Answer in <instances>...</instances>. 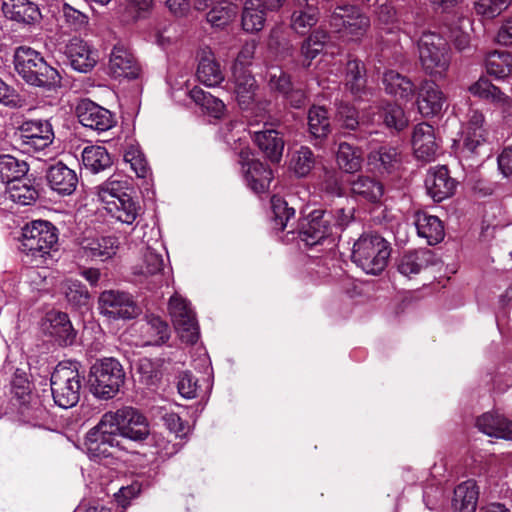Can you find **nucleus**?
Listing matches in <instances>:
<instances>
[{"label": "nucleus", "instance_id": "49530a36", "mask_svg": "<svg viewBox=\"0 0 512 512\" xmlns=\"http://www.w3.org/2000/svg\"><path fill=\"white\" fill-rule=\"evenodd\" d=\"M361 151L352 145L342 142L338 146L336 162L338 167L346 173L358 172L362 167Z\"/></svg>", "mask_w": 512, "mask_h": 512}, {"label": "nucleus", "instance_id": "1a4fd4ad", "mask_svg": "<svg viewBox=\"0 0 512 512\" xmlns=\"http://www.w3.org/2000/svg\"><path fill=\"white\" fill-rule=\"evenodd\" d=\"M168 313L182 342L194 344L199 338V325L190 302L178 293L168 302Z\"/></svg>", "mask_w": 512, "mask_h": 512}, {"label": "nucleus", "instance_id": "a18cd8bd", "mask_svg": "<svg viewBox=\"0 0 512 512\" xmlns=\"http://www.w3.org/2000/svg\"><path fill=\"white\" fill-rule=\"evenodd\" d=\"M238 14V6L228 2L219 1L215 3L206 14V20L211 26L223 28L230 24Z\"/></svg>", "mask_w": 512, "mask_h": 512}, {"label": "nucleus", "instance_id": "b1692460", "mask_svg": "<svg viewBox=\"0 0 512 512\" xmlns=\"http://www.w3.org/2000/svg\"><path fill=\"white\" fill-rule=\"evenodd\" d=\"M368 164L380 174H391L402 164L401 151L392 146H381L368 155Z\"/></svg>", "mask_w": 512, "mask_h": 512}, {"label": "nucleus", "instance_id": "a19ab883", "mask_svg": "<svg viewBox=\"0 0 512 512\" xmlns=\"http://www.w3.org/2000/svg\"><path fill=\"white\" fill-rule=\"evenodd\" d=\"M469 92L476 97L489 100L493 103L512 106V100L504 94L500 88L493 85L487 78L480 77L468 88Z\"/></svg>", "mask_w": 512, "mask_h": 512}, {"label": "nucleus", "instance_id": "9b49d317", "mask_svg": "<svg viewBox=\"0 0 512 512\" xmlns=\"http://www.w3.org/2000/svg\"><path fill=\"white\" fill-rule=\"evenodd\" d=\"M99 310L109 319H132L139 314V308L132 297L124 292L107 290L100 294Z\"/></svg>", "mask_w": 512, "mask_h": 512}, {"label": "nucleus", "instance_id": "393cba45", "mask_svg": "<svg viewBox=\"0 0 512 512\" xmlns=\"http://www.w3.org/2000/svg\"><path fill=\"white\" fill-rule=\"evenodd\" d=\"M46 178L51 189L62 195L72 194L78 183L75 171L62 162L52 165L47 171Z\"/></svg>", "mask_w": 512, "mask_h": 512}, {"label": "nucleus", "instance_id": "aec40b11", "mask_svg": "<svg viewBox=\"0 0 512 512\" xmlns=\"http://www.w3.org/2000/svg\"><path fill=\"white\" fill-rule=\"evenodd\" d=\"M108 70L114 78L135 79L140 74V66L136 59L120 44L115 45L110 53Z\"/></svg>", "mask_w": 512, "mask_h": 512}, {"label": "nucleus", "instance_id": "603ef678", "mask_svg": "<svg viewBox=\"0 0 512 512\" xmlns=\"http://www.w3.org/2000/svg\"><path fill=\"white\" fill-rule=\"evenodd\" d=\"M191 99L201 106L208 114L214 118H221L225 111V104L222 100L214 97L201 88L194 87L190 92Z\"/></svg>", "mask_w": 512, "mask_h": 512}, {"label": "nucleus", "instance_id": "c03bdc74", "mask_svg": "<svg viewBox=\"0 0 512 512\" xmlns=\"http://www.w3.org/2000/svg\"><path fill=\"white\" fill-rule=\"evenodd\" d=\"M82 162L86 169L99 173L111 167L112 159L106 148L102 146H88L82 152Z\"/></svg>", "mask_w": 512, "mask_h": 512}, {"label": "nucleus", "instance_id": "ddd939ff", "mask_svg": "<svg viewBox=\"0 0 512 512\" xmlns=\"http://www.w3.org/2000/svg\"><path fill=\"white\" fill-rule=\"evenodd\" d=\"M332 22L340 32L351 38L363 36L370 26L369 18L354 6L337 7Z\"/></svg>", "mask_w": 512, "mask_h": 512}, {"label": "nucleus", "instance_id": "de8ad7c7", "mask_svg": "<svg viewBox=\"0 0 512 512\" xmlns=\"http://www.w3.org/2000/svg\"><path fill=\"white\" fill-rule=\"evenodd\" d=\"M374 116H377V119L372 118V124H379L382 121L386 127L393 128L397 131L403 130L408 124L403 109L397 104H387L385 107L379 109Z\"/></svg>", "mask_w": 512, "mask_h": 512}, {"label": "nucleus", "instance_id": "5fc2aeb1", "mask_svg": "<svg viewBox=\"0 0 512 512\" xmlns=\"http://www.w3.org/2000/svg\"><path fill=\"white\" fill-rule=\"evenodd\" d=\"M315 165V156L312 150L302 146L297 150L291 159V167L298 177L307 176Z\"/></svg>", "mask_w": 512, "mask_h": 512}, {"label": "nucleus", "instance_id": "8fccbe9b", "mask_svg": "<svg viewBox=\"0 0 512 512\" xmlns=\"http://www.w3.org/2000/svg\"><path fill=\"white\" fill-rule=\"evenodd\" d=\"M266 10L254 0H246L242 13V27L247 32H258L263 29Z\"/></svg>", "mask_w": 512, "mask_h": 512}, {"label": "nucleus", "instance_id": "cd10ccee", "mask_svg": "<svg viewBox=\"0 0 512 512\" xmlns=\"http://www.w3.org/2000/svg\"><path fill=\"white\" fill-rule=\"evenodd\" d=\"M254 142L271 162L278 163L281 160L285 142L280 132L274 129L256 131Z\"/></svg>", "mask_w": 512, "mask_h": 512}, {"label": "nucleus", "instance_id": "0eeeda50", "mask_svg": "<svg viewBox=\"0 0 512 512\" xmlns=\"http://www.w3.org/2000/svg\"><path fill=\"white\" fill-rule=\"evenodd\" d=\"M117 436H120L117 410L106 412L86 435V446L90 456L99 459L112 456V450L119 444Z\"/></svg>", "mask_w": 512, "mask_h": 512}, {"label": "nucleus", "instance_id": "39448f33", "mask_svg": "<svg viewBox=\"0 0 512 512\" xmlns=\"http://www.w3.org/2000/svg\"><path fill=\"white\" fill-rule=\"evenodd\" d=\"M125 381V372L115 358H103L90 368L88 383L91 393L98 399L109 400L117 395Z\"/></svg>", "mask_w": 512, "mask_h": 512}, {"label": "nucleus", "instance_id": "f3484780", "mask_svg": "<svg viewBox=\"0 0 512 512\" xmlns=\"http://www.w3.org/2000/svg\"><path fill=\"white\" fill-rule=\"evenodd\" d=\"M240 159L249 187L256 193L266 192L273 179L271 169L258 159H249V152L245 150L240 152Z\"/></svg>", "mask_w": 512, "mask_h": 512}, {"label": "nucleus", "instance_id": "412c9836", "mask_svg": "<svg viewBox=\"0 0 512 512\" xmlns=\"http://www.w3.org/2000/svg\"><path fill=\"white\" fill-rule=\"evenodd\" d=\"M456 184L445 166L430 169L425 179L427 193L435 202L451 197L455 192Z\"/></svg>", "mask_w": 512, "mask_h": 512}, {"label": "nucleus", "instance_id": "6ab92c4d", "mask_svg": "<svg viewBox=\"0 0 512 512\" xmlns=\"http://www.w3.org/2000/svg\"><path fill=\"white\" fill-rule=\"evenodd\" d=\"M118 240L111 236L85 237L80 242L79 253L92 261H106L116 255Z\"/></svg>", "mask_w": 512, "mask_h": 512}, {"label": "nucleus", "instance_id": "2f4dec72", "mask_svg": "<svg viewBox=\"0 0 512 512\" xmlns=\"http://www.w3.org/2000/svg\"><path fill=\"white\" fill-rule=\"evenodd\" d=\"M479 498V487L474 480L460 483L454 489L453 512H475Z\"/></svg>", "mask_w": 512, "mask_h": 512}, {"label": "nucleus", "instance_id": "e433bc0d", "mask_svg": "<svg viewBox=\"0 0 512 512\" xmlns=\"http://www.w3.org/2000/svg\"><path fill=\"white\" fill-rule=\"evenodd\" d=\"M4 192L9 200L21 206L32 205L39 197V193L27 178H19L8 185Z\"/></svg>", "mask_w": 512, "mask_h": 512}, {"label": "nucleus", "instance_id": "a211bd4d", "mask_svg": "<svg viewBox=\"0 0 512 512\" xmlns=\"http://www.w3.org/2000/svg\"><path fill=\"white\" fill-rule=\"evenodd\" d=\"M412 147L418 160L428 163L436 159L439 146L436 142L434 128L430 124L420 123L415 126Z\"/></svg>", "mask_w": 512, "mask_h": 512}, {"label": "nucleus", "instance_id": "5701e85b", "mask_svg": "<svg viewBox=\"0 0 512 512\" xmlns=\"http://www.w3.org/2000/svg\"><path fill=\"white\" fill-rule=\"evenodd\" d=\"M43 326L45 331L54 337L60 345H71L75 340V331L68 315L64 312H48Z\"/></svg>", "mask_w": 512, "mask_h": 512}, {"label": "nucleus", "instance_id": "58836bf2", "mask_svg": "<svg viewBox=\"0 0 512 512\" xmlns=\"http://www.w3.org/2000/svg\"><path fill=\"white\" fill-rule=\"evenodd\" d=\"M351 192L364 200L376 203L384 194V186L373 177L360 175L351 182Z\"/></svg>", "mask_w": 512, "mask_h": 512}, {"label": "nucleus", "instance_id": "423d86ee", "mask_svg": "<svg viewBox=\"0 0 512 512\" xmlns=\"http://www.w3.org/2000/svg\"><path fill=\"white\" fill-rule=\"evenodd\" d=\"M96 195L106 211L122 223L131 225L139 215L140 206L120 181H108L96 187Z\"/></svg>", "mask_w": 512, "mask_h": 512}, {"label": "nucleus", "instance_id": "09e8293b", "mask_svg": "<svg viewBox=\"0 0 512 512\" xmlns=\"http://www.w3.org/2000/svg\"><path fill=\"white\" fill-rule=\"evenodd\" d=\"M355 206L351 199L348 197L341 198L331 205L329 211H327L326 217L330 220L333 218L334 223L332 227H338L344 229L347 227L355 218Z\"/></svg>", "mask_w": 512, "mask_h": 512}, {"label": "nucleus", "instance_id": "0e129e2a", "mask_svg": "<svg viewBox=\"0 0 512 512\" xmlns=\"http://www.w3.org/2000/svg\"><path fill=\"white\" fill-rule=\"evenodd\" d=\"M327 34L323 31H315L304 41L301 51L308 59H314L323 49L327 40Z\"/></svg>", "mask_w": 512, "mask_h": 512}, {"label": "nucleus", "instance_id": "a878e982", "mask_svg": "<svg viewBox=\"0 0 512 512\" xmlns=\"http://www.w3.org/2000/svg\"><path fill=\"white\" fill-rule=\"evenodd\" d=\"M476 427L482 433L512 441V421L492 412H486L476 420Z\"/></svg>", "mask_w": 512, "mask_h": 512}, {"label": "nucleus", "instance_id": "052dcab7", "mask_svg": "<svg viewBox=\"0 0 512 512\" xmlns=\"http://www.w3.org/2000/svg\"><path fill=\"white\" fill-rule=\"evenodd\" d=\"M266 77L271 91L284 95L292 87L289 75L278 67H271L267 71Z\"/></svg>", "mask_w": 512, "mask_h": 512}, {"label": "nucleus", "instance_id": "e2e57ef3", "mask_svg": "<svg viewBox=\"0 0 512 512\" xmlns=\"http://www.w3.org/2000/svg\"><path fill=\"white\" fill-rule=\"evenodd\" d=\"M163 266L162 256L153 250L147 249L144 253L139 273L144 276H159Z\"/></svg>", "mask_w": 512, "mask_h": 512}, {"label": "nucleus", "instance_id": "864d4df0", "mask_svg": "<svg viewBox=\"0 0 512 512\" xmlns=\"http://www.w3.org/2000/svg\"><path fill=\"white\" fill-rule=\"evenodd\" d=\"M335 121L341 129L354 131L361 124L364 125L365 121H359L358 111L355 107L348 103H339L337 105Z\"/></svg>", "mask_w": 512, "mask_h": 512}, {"label": "nucleus", "instance_id": "6e6d98bb", "mask_svg": "<svg viewBox=\"0 0 512 512\" xmlns=\"http://www.w3.org/2000/svg\"><path fill=\"white\" fill-rule=\"evenodd\" d=\"M275 225L279 230H285L289 221L295 216V209L288 207L287 202L281 197L273 196L271 199Z\"/></svg>", "mask_w": 512, "mask_h": 512}, {"label": "nucleus", "instance_id": "4be33fe9", "mask_svg": "<svg viewBox=\"0 0 512 512\" xmlns=\"http://www.w3.org/2000/svg\"><path fill=\"white\" fill-rule=\"evenodd\" d=\"M447 98L440 87L432 80L422 81L418 93V109L424 116L440 114Z\"/></svg>", "mask_w": 512, "mask_h": 512}, {"label": "nucleus", "instance_id": "338daca9", "mask_svg": "<svg viewBox=\"0 0 512 512\" xmlns=\"http://www.w3.org/2000/svg\"><path fill=\"white\" fill-rule=\"evenodd\" d=\"M0 104L10 108H21L24 100L17 91L0 77Z\"/></svg>", "mask_w": 512, "mask_h": 512}, {"label": "nucleus", "instance_id": "4d7b16f0", "mask_svg": "<svg viewBox=\"0 0 512 512\" xmlns=\"http://www.w3.org/2000/svg\"><path fill=\"white\" fill-rule=\"evenodd\" d=\"M124 160L130 164L131 169L140 178H145L149 172V167L144 154L135 146H129L124 152Z\"/></svg>", "mask_w": 512, "mask_h": 512}, {"label": "nucleus", "instance_id": "f704fd0d", "mask_svg": "<svg viewBox=\"0 0 512 512\" xmlns=\"http://www.w3.org/2000/svg\"><path fill=\"white\" fill-rule=\"evenodd\" d=\"M383 84L388 94L399 99L410 100L415 93L412 81L397 71L388 70L383 75Z\"/></svg>", "mask_w": 512, "mask_h": 512}, {"label": "nucleus", "instance_id": "4c0bfd02", "mask_svg": "<svg viewBox=\"0 0 512 512\" xmlns=\"http://www.w3.org/2000/svg\"><path fill=\"white\" fill-rule=\"evenodd\" d=\"M198 80L208 87H215L224 80L219 63L211 52L204 53L197 68Z\"/></svg>", "mask_w": 512, "mask_h": 512}, {"label": "nucleus", "instance_id": "79ce46f5", "mask_svg": "<svg viewBox=\"0 0 512 512\" xmlns=\"http://www.w3.org/2000/svg\"><path fill=\"white\" fill-rule=\"evenodd\" d=\"M345 85L355 96H361L366 88V69L358 59H350L345 69Z\"/></svg>", "mask_w": 512, "mask_h": 512}, {"label": "nucleus", "instance_id": "dca6fc26", "mask_svg": "<svg viewBox=\"0 0 512 512\" xmlns=\"http://www.w3.org/2000/svg\"><path fill=\"white\" fill-rule=\"evenodd\" d=\"M326 214L327 210H314L302 223L299 236L307 246L320 244L332 234V225Z\"/></svg>", "mask_w": 512, "mask_h": 512}, {"label": "nucleus", "instance_id": "473e14b6", "mask_svg": "<svg viewBox=\"0 0 512 512\" xmlns=\"http://www.w3.org/2000/svg\"><path fill=\"white\" fill-rule=\"evenodd\" d=\"M415 225L418 235L425 238L429 245H435L444 239V226L436 216L418 211L415 213Z\"/></svg>", "mask_w": 512, "mask_h": 512}, {"label": "nucleus", "instance_id": "20e7f679", "mask_svg": "<svg viewBox=\"0 0 512 512\" xmlns=\"http://www.w3.org/2000/svg\"><path fill=\"white\" fill-rule=\"evenodd\" d=\"M389 243L379 235L364 234L354 243L352 261L365 273L379 275L390 257Z\"/></svg>", "mask_w": 512, "mask_h": 512}, {"label": "nucleus", "instance_id": "2eb2a0df", "mask_svg": "<svg viewBox=\"0 0 512 512\" xmlns=\"http://www.w3.org/2000/svg\"><path fill=\"white\" fill-rule=\"evenodd\" d=\"M65 55L67 56L71 67L78 72H90L98 62V51L88 42L81 38H71L65 47Z\"/></svg>", "mask_w": 512, "mask_h": 512}, {"label": "nucleus", "instance_id": "c85d7f7f", "mask_svg": "<svg viewBox=\"0 0 512 512\" xmlns=\"http://www.w3.org/2000/svg\"><path fill=\"white\" fill-rule=\"evenodd\" d=\"M143 345H162L170 338L168 324L156 315H146L140 324Z\"/></svg>", "mask_w": 512, "mask_h": 512}, {"label": "nucleus", "instance_id": "9d476101", "mask_svg": "<svg viewBox=\"0 0 512 512\" xmlns=\"http://www.w3.org/2000/svg\"><path fill=\"white\" fill-rule=\"evenodd\" d=\"M20 145L26 151H41L48 147L54 139L52 125L48 120L24 121L17 132Z\"/></svg>", "mask_w": 512, "mask_h": 512}, {"label": "nucleus", "instance_id": "72a5a7b5", "mask_svg": "<svg viewBox=\"0 0 512 512\" xmlns=\"http://www.w3.org/2000/svg\"><path fill=\"white\" fill-rule=\"evenodd\" d=\"M432 263V254L427 249L413 250L404 253L397 262L398 271L407 277L419 274Z\"/></svg>", "mask_w": 512, "mask_h": 512}, {"label": "nucleus", "instance_id": "680f3d73", "mask_svg": "<svg viewBox=\"0 0 512 512\" xmlns=\"http://www.w3.org/2000/svg\"><path fill=\"white\" fill-rule=\"evenodd\" d=\"M510 3V0H478L475 10L479 15L492 19L507 9Z\"/></svg>", "mask_w": 512, "mask_h": 512}, {"label": "nucleus", "instance_id": "f03ea898", "mask_svg": "<svg viewBox=\"0 0 512 512\" xmlns=\"http://www.w3.org/2000/svg\"><path fill=\"white\" fill-rule=\"evenodd\" d=\"M419 63L425 74L442 80L451 64V53L447 41L439 34L425 32L417 41Z\"/></svg>", "mask_w": 512, "mask_h": 512}, {"label": "nucleus", "instance_id": "f8f14e48", "mask_svg": "<svg viewBox=\"0 0 512 512\" xmlns=\"http://www.w3.org/2000/svg\"><path fill=\"white\" fill-rule=\"evenodd\" d=\"M76 114L83 126L99 133L108 131L116 125L112 112L87 99L77 105Z\"/></svg>", "mask_w": 512, "mask_h": 512}, {"label": "nucleus", "instance_id": "bf43d9fd", "mask_svg": "<svg viewBox=\"0 0 512 512\" xmlns=\"http://www.w3.org/2000/svg\"><path fill=\"white\" fill-rule=\"evenodd\" d=\"M321 189L327 196L337 197L338 200L346 198L341 178L334 170L326 169L324 171Z\"/></svg>", "mask_w": 512, "mask_h": 512}, {"label": "nucleus", "instance_id": "f257e3e1", "mask_svg": "<svg viewBox=\"0 0 512 512\" xmlns=\"http://www.w3.org/2000/svg\"><path fill=\"white\" fill-rule=\"evenodd\" d=\"M14 67L18 75L30 85L50 89L60 84L59 72L30 47L20 46L15 50Z\"/></svg>", "mask_w": 512, "mask_h": 512}, {"label": "nucleus", "instance_id": "3c124183", "mask_svg": "<svg viewBox=\"0 0 512 512\" xmlns=\"http://www.w3.org/2000/svg\"><path fill=\"white\" fill-rule=\"evenodd\" d=\"M308 126L315 138L326 137L331 131L327 109L323 106L311 107L308 112Z\"/></svg>", "mask_w": 512, "mask_h": 512}, {"label": "nucleus", "instance_id": "bb28decb", "mask_svg": "<svg viewBox=\"0 0 512 512\" xmlns=\"http://www.w3.org/2000/svg\"><path fill=\"white\" fill-rule=\"evenodd\" d=\"M2 11L6 18L23 24H32L40 18L38 6L30 0H4Z\"/></svg>", "mask_w": 512, "mask_h": 512}, {"label": "nucleus", "instance_id": "7ed1b4c3", "mask_svg": "<svg viewBox=\"0 0 512 512\" xmlns=\"http://www.w3.org/2000/svg\"><path fill=\"white\" fill-rule=\"evenodd\" d=\"M50 382L52 397L56 405L65 409L77 405L83 382L78 363H59L51 375Z\"/></svg>", "mask_w": 512, "mask_h": 512}, {"label": "nucleus", "instance_id": "ea45409f", "mask_svg": "<svg viewBox=\"0 0 512 512\" xmlns=\"http://www.w3.org/2000/svg\"><path fill=\"white\" fill-rule=\"evenodd\" d=\"M29 168L25 161L11 155L0 156V188H6L12 182L24 177Z\"/></svg>", "mask_w": 512, "mask_h": 512}, {"label": "nucleus", "instance_id": "774afa93", "mask_svg": "<svg viewBox=\"0 0 512 512\" xmlns=\"http://www.w3.org/2000/svg\"><path fill=\"white\" fill-rule=\"evenodd\" d=\"M63 15L66 22L74 29L80 30L88 24V17L74 7L64 4Z\"/></svg>", "mask_w": 512, "mask_h": 512}, {"label": "nucleus", "instance_id": "7c9ffc66", "mask_svg": "<svg viewBox=\"0 0 512 512\" xmlns=\"http://www.w3.org/2000/svg\"><path fill=\"white\" fill-rule=\"evenodd\" d=\"M484 122V115L480 111L474 109L469 111L463 146L471 153H474L486 141L487 132Z\"/></svg>", "mask_w": 512, "mask_h": 512}, {"label": "nucleus", "instance_id": "6e6552de", "mask_svg": "<svg viewBox=\"0 0 512 512\" xmlns=\"http://www.w3.org/2000/svg\"><path fill=\"white\" fill-rule=\"evenodd\" d=\"M57 242V228L48 221L36 220L23 228L21 250L32 258H45Z\"/></svg>", "mask_w": 512, "mask_h": 512}, {"label": "nucleus", "instance_id": "13d9d810", "mask_svg": "<svg viewBox=\"0 0 512 512\" xmlns=\"http://www.w3.org/2000/svg\"><path fill=\"white\" fill-rule=\"evenodd\" d=\"M11 392L20 405H25L31 400V387L25 373L16 370L11 381Z\"/></svg>", "mask_w": 512, "mask_h": 512}, {"label": "nucleus", "instance_id": "4468645a", "mask_svg": "<svg viewBox=\"0 0 512 512\" xmlns=\"http://www.w3.org/2000/svg\"><path fill=\"white\" fill-rule=\"evenodd\" d=\"M120 422V436L132 441L142 442L150 435V425L147 418L133 407H122L117 410Z\"/></svg>", "mask_w": 512, "mask_h": 512}, {"label": "nucleus", "instance_id": "69168bd1", "mask_svg": "<svg viewBox=\"0 0 512 512\" xmlns=\"http://www.w3.org/2000/svg\"><path fill=\"white\" fill-rule=\"evenodd\" d=\"M64 294L67 301L76 307L84 306L89 301V293L87 289L79 282L68 283Z\"/></svg>", "mask_w": 512, "mask_h": 512}, {"label": "nucleus", "instance_id": "c9c22d12", "mask_svg": "<svg viewBox=\"0 0 512 512\" xmlns=\"http://www.w3.org/2000/svg\"><path fill=\"white\" fill-rule=\"evenodd\" d=\"M235 94L241 109H248L255 100L257 85L254 77L247 71L235 69Z\"/></svg>", "mask_w": 512, "mask_h": 512}, {"label": "nucleus", "instance_id": "c756f323", "mask_svg": "<svg viewBox=\"0 0 512 512\" xmlns=\"http://www.w3.org/2000/svg\"><path fill=\"white\" fill-rule=\"evenodd\" d=\"M299 5L291 14L290 27L300 35L307 34L319 20V11L315 4L309 0H297Z\"/></svg>", "mask_w": 512, "mask_h": 512}, {"label": "nucleus", "instance_id": "37998d69", "mask_svg": "<svg viewBox=\"0 0 512 512\" xmlns=\"http://www.w3.org/2000/svg\"><path fill=\"white\" fill-rule=\"evenodd\" d=\"M486 71L489 75L501 79L512 72V54L504 50H495L487 54L485 59Z\"/></svg>", "mask_w": 512, "mask_h": 512}]
</instances>
